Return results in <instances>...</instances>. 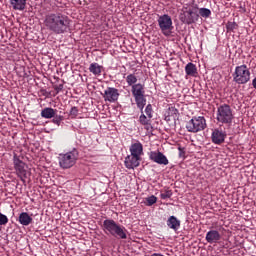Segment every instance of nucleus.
I'll return each mask as SVG.
<instances>
[{
    "mask_svg": "<svg viewBox=\"0 0 256 256\" xmlns=\"http://www.w3.org/2000/svg\"><path fill=\"white\" fill-rule=\"evenodd\" d=\"M44 26L51 33L61 35L67 33L69 27H71V20L69 16L60 12L49 13L45 16Z\"/></svg>",
    "mask_w": 256,
    "mask_h": 256,
    "instance_id": "f257e3e1",
    "label": "nucleus"
},
{
    "mask_svg": "<svg viewBox=\"0 0 256 256\" xmlns=\"http://www.w3.org/2000/svg\"><path fill=\"white\" fill-rule=\"evenodd\" d=\"M179 19L182 23L186 25H193L199 21V10L195 7H189V5H184L181 9Z\"/></svg>",
    "mask_w": 256,
    "mask_h": 256,
    "instance_id": "f03ea898",
    "label": "nucleus"
},
{
    "mask_svg": "<svg viewBox=\"0 0 256 256\" xmlns=\"http://www.w3.org/2000/svg\"><path fill=\"white\" fill-rule=\"evenodd\" d=\"M232 77L234 83L237 85H245L251 81V70L245 64L236 66Z\"/></svg>",
    "mask_w": 256,
    "mask_h": 256,
    "instance_id": "7ed1b4c3",
    "label": "nucleus"
},
{
    "mask_svg": "<svg viewBox=\"0 0 256 256\" xmlns=\"http://www.w3.org/2000/svg\"><path fill=\"white\" fill-rule=\"evenodd\" d=\"M233 109L229 104H222L218 106L216 112V121L222 125H231L233 123Z\"/></svg>",
    "mask_w": 256,
    "mask_h": 256,
    "instance_id": "20e7f679",
    "label": "nucleus"
},
{
    "mask_svg": "<svg viewBox=\"0 0 256 256\" xmlns=\"http://www.w3.org/2000/svg\"><path fill=\"white\" fill-rule=\"evenodd\" d=\"M131 93L135 99L137 108L140 109V111H143L147 105V98H145V84L137 83L133 85L131 87Z\"/></svg>",
    "mask_w": 256,
    "mask_h": 256,
    "instance_id": "39448f33",
    "label": "nucleus"
},
{
    "mask_svg": "<svg viewBox=\"0 0 256 256\" xmlns=\"http://www.w3.org/2000/svg\"><path fill=\"white\" fill-rule=\"evenodd\" d=\"M58 159L62 169H71L77 163V159H79V151L74 148L65 154H60Z\"/></svg>",
    "mask_w": 256,
    "mask_h": 256,
    "instance_id": "423d86ee",
    "label": "nucleus"
},
{
    "mask_svg": "<svg viewBox=\"0 0 256 256\" xmlns=\"http://www.w3.org/2000/svg\"><path fill=\"white\" fill-rule=\"evenodd\" d=\"M13 165H14V169L16 171V175L20 178L22 183L25 184L26 183L25 179H27V177H29L31 175V172H29V170H28L27 164H25V162H23V160L21 159V156H17V154H14Z\"/></svg>",
    "mask_w": 256,
    "mask_h": 256,
    "instance_id": "0eeeda50",
    "label": "nucleus"
},
{
    "mask_svg": "<svg viewBox=\"0 0 256 256\" xmlns=\"http://www.w3.org/2000/svg\"><path fill=\"white\" fill-rule=\"evenodd\" d=\"M157 23L164 37H171L173 33V19L169 14L158 15Z\"/></svg>",
    "mask_w": 256,
    "mask_h": 256,
    "instance_id": "6e6552de",
    "label": "nucleus"
},
{
    "mask_svg": "<svg viewBox=\"0 0 256 256\" xmlns=\"http://www.w3.org/2000/svg\"><path fill=\"white\" fill-rule=\"evenodd\" d=\"M206 127L207 120H205V117L203 116L193 117L186 123L188 133H199L200 131H204Z\"/></svg>",
    "mask_w": 256,
    "mask_h": 256,
    "instance_id": "1a4fd4ad",
    "label": "nucleus"
},
{
    "mask_svg": "<svg viewBox=\"0 0 256 256\" xmlns=\"http://www.w3.org/2000/svg\"><path fill=\"white\" fill-rule=\"evenodd\" d=\"M104 231H107L113 237H118V239H127V229L119 225H105Z\"/></svg>",
    "mask_w": 256,
    "mask_h": 256,
    "instance_id": "9d476101",
    "label": "nucleus"
},
{
    "mask_svg": "<svg viewBox=\"0 0 256 256\" xmlns=\"http://www.w3.org/2000/svg\"><path fill=\"white\" fill-rule=\"evenodd\" d=\"M226 137L227 132L219 128L214 129L211 134L212 143H214V145H222V143H225Z\"/></svg>",
    "mask_w": 256,
    "mask_h": 256,
    "instance_id": "9b49d317",
    "label": "nucleus"
},
{
    "mask_svg": "<svg viewBox=\"0 0 256 256\" xmlns=\"http://www.w3.org/2000/svg\"><path fill=\"white\" fill-rule=\"evenodd\" d=\"M149 159L158 165H169V159L160 151H151Z\"/></svg>",
    "mask_w": 256,
    "mask_h": 256,
    "instance_id": "f8f14e48",
    "label": "nucleus"
},
{
    "mask_svg": "<svg viewBox=\"0 0 256 256\" xmlns=\"http://www.w3.org/2000/svg\"><path fill=\"white\" fill-rule=\"evenodd\" d=\"M104 101H109V103H115L119 99V90L117 88L108 87L104 91Z\"/></svg>",
    "mask_w": 256,
    "mask_h": 256,
    "instance_id": "ddd939ff",
    "label": "nucleus"
},
{
    "mask_svg": "<svg viewBox=\"0 0 256 256\" xmlns=\"http://www.w3.org/2000/svg\"><path fill=\"white\" fill-rule=\"evenodd\" d=\"M124 164L126 169H135L141 164V157L130 154L125 158Z\"/></svg>",
    "mask_w": 256,
    "mask_h": 256,
    "instance_id": "4468645a",
    "label": "nucleus"
},
{
    "mask_svg": "<svg viewBox=\"0 0 256 256\" xmlns=\"http://www.w3.org/2000/svg\"><path fill=\"white\" fill-rule=\"evenodd\" d=\"M206 241L207 243H219L221 241V234L216 230H210L206 234Z\"/></svg>",
    "mask_w": 256,
    "mask_h": 256,
    "instance_id": "2eb2a0df",
    "label": "nucleus"
},
{
    "mask_svg": "<svg viewBox=\"0 0 256 256\" xmlns=\"http://www.w3.org/2000/svg\"><path fill=\"white\" fill-rule=\"evenodd\" d=\"M10 5L14 11H25L27 0H10Z\"/></svg>",
    "mask_w": 256,
    "mask_h": 256,
    "instance_id": "dca6fc26",
    "label": "nucleus"
},
{
    "mask_svg": "<svg viewBox=\"0 0 256 256\" xmlns=\"http://www.w3.org/2000/svg\"><path fill=\"white\" fill-rule=\"evenodd\" d=\"M130 153L136 157L143 155V144L141 142H136L130 146Z\"/></svg>",
    "mask_w": 256,
    "mask_h": 256,
    "instance_id": "f3484780",
    "label": "nucleus"
},
{
    "mask_svg": "<svg viewBox=\"0 0 256 256\" xmlns=\"http://www.w3.org/2000/svg\"><path fill=\"white\" fill-rule=\"evenodd\" d=\"M185 73L188 77H197L199 75L197 65L193 64V62L188 63L185 66Z\"/></svg>",
    "mask_w": 256,
    "mask_h": 256,
    "instance_id": "a211bd4d",
    "label": "nucleus"
},
{
    "mask_svg": "<svg viewBox=\"0 0 256 256\" xmlns=\"http://www.w3.org/2000/svg\"><path fill=\"white\" fill-rule=\"evenodd\" d=\"M18 222L20 225H31V223H33V218L31 215H29V213L22 212L19 214Z\"/></svg>",
    "mask_w": 256,
    "mask_h": 256,
    "instance_id": "6ab92c4d",
    "label": "nucleus"
},
{
    "mask_svg": "<svg viewBox=\"0 0 256 256\" xmlns=\"http://www.w3.org/2000/svg\"><path fill=\"white\" fill-rule=\"evenodd\" d=\"M55 115H57V109L51 107H46L41 111V117H43V119H53Z\"/></svg>",
    "mask_w": 256,
    "mask_h": 256,
    "instance_id": "aec40b11",
    "label": "nucleus"
},
{
    "mask_svg": "<svg viewBox=\"0 0 256 256\" xmlns=\"http://www.w3.org/2000/svg\"><path fill=\"white\" fill-rule=\"evenodd\" d=\"M90 73H93L95 77H101V73H103V66L99 65V63L94 62L89 66Z\"/></svg>",
    "mask_w": 256,
    "mask_h": 256,
    "instance_id": "412c9836",
    "label": "nucleus"
},
{
    "mask_svg": "<svg viewBox=\"0 0 256 256\" xmlns=\"http://www.w3.org/2000/svg\"><path fill=\"white\" fill-rule=\"evenodd\" d=\"M124 79H125L128 87H133V85H137L138 79H137V76L133 73L128 74L126 77L124 75Z\"/></svg>",
    "mask_w": 256,
    "mask_h": 256,
    "instance_id": "4be33fe9",
    "label": "nucleus"
},
{
    "mask_svg": "<svg viewBox=\"0 0 256 256\" xmlns=\"http://www.w3.org/2000/svg\"><path fill=\"white\" fill-rule=\"evenodd\" d=\"M141 115L139 117V123L142 124L145 129H149L147 127H149V125H151V118H149L148 116H146L145 114H143V110L141 111Z\"/></svg>",
    "mask_w": 256,
    "mask_h": 256,
    "instance_id": "5701e85b",
    "label": "nucleus"
},
{
    "mask_svg": "<svg viewBox=\"0 0 256 256\" xmlns=\"http://www.w3.org/2000/svg\"><path fill=\"white\" fill-rule=\"evenodd\" d=\"M173 197V191L169 188L160 191L161 199H171Z\"/></svg>",
    "mask_w": 256,
    "mask_h": 256,
    "instance_id": "b1692460",
    "label": "nucleus"
},
{
    "mask_svg": "<svg viewBox=\"0 0 256 256\" xmlns=\"http://www.w3.org/2000/svg\"><path fill=\"white\" fill-rule=\"evenodd\" d=\"M198 15L204 19H209V17H211V11L209 8H200L198 9Z\"/></svg>",
    "mask_w": 256,
    "mask_h": 256,
    "instance_id": "393cba45",
    "label": "nucleus"
},
{
    "mask_svg": "<svg viewBox=\"0 0 256 256\" xmlns=\"http://www.w3.org/2000/svg\"><path fill=\"white\" fill-rule=\"evenodd\" d=\"M166 113H167V117H173V119H177V117L179 115V110H177V108L171 106L168 108Z\"/></svg>",
    "mask_w": 256,
    "mask_h": 256,
    "instance_id": "a878e982",
    "label": "nucleus"
},
{
    "mask_svg": "<svg viewBox=\"0 0 256 256\" xmlns=\"http://www.w3.org/2000/svg\"><path fill=\"white\" fill-rule=\"evenodd\" d=\"M157 203V197L155 195H151L147 198H145L144 204L146 207H151Z\"/></svg>",
    "mask_w": 256,
    "mask_h": 256,
    "instance_id": "bb28decb",
    "label": "nucleus"
},
{
    "mask_svg": "<svg viewBox=\"0 0 256 256\" xmlns=\"http://www.w3.org/2000/svg\"><path fill=\"white\" fill-rule=\"evenodd\" d=\"M226 29H227L228 32L229 31H235V30L239 29V25L236 22L229 21L226 24Z\"/></svg>",
    "mask_w": 256,
    "mask_h": 256,
    "instance_id": "cd10ccee",
    "label": "nucleus"
},
{
    "mask_svg": "<svg viewBox=\"0 0 256 256\" xmlns=\"http://www.w3.org/2000/svg\"><path fill=\"white\" fill-rule=\"evenodd\" d=\"M145 114L147 115L148 119H153V105L148 104L146 106Z\"/></svg>",
    "mask_w": 256,
    "mask_h": 256,
    "instance_id": "c85d7f7f",
    "label": "nucleus"
},
{
    "mask_svg": "<svg viewBox=\"0 0 256 256\" xmlns=\"http://www.w3.org/2000/svg\"><path fill=\"white\" fill-rule=\"evenodd\" d=\"M167 225H181V221L177 217L171 216L167 221Z\"/></svg>",
    "mask_w": 256,
    "mask_h": 256,
    "instance_id": "c756f323",
    "label": "nucleus"
},
{
    "mask_svg": "<svg viewBox=\"0 0 256 256\" xmlns=\"http://www.w3.org/2000/svg\"><path fill=\"white\" fill-rule=\"evenodd\" d=\"M64 117L62 115H57L55 114V116L52 119V123H54V125H61V121H63Z\"/></svg>",
    "mask_w": 256,
    "mask_h": 256,
    "instance_id": "7c9ffc66",
    "label": "nucleus"
},
{
    "mask_svg": "<svg viewBox=\"0 0 256 256\" xmlns=\"http://www.w3.org/2000/svg\"><path fill=\"white\" fill-rule=\"evenodd\" d=\"M9 223V218L0 212V225H7Z\"/></svg>",
    "mask_w": 256,
    "mask_h": 256,
    "instance_id": "2f4dec72",
    "label": "nucleus"
},
{
    "mask_svg": "<svg viewBox=\"0 0 256 256\" xmlns=\"http://www.w3.org/2000/svg\"><path fill=\"white\" fill-rule=\"evenodd\" d=\"M63 84H59V85H54V90L56 91V95H59L60 91H63Z\"/></svg>",
    "mask_w": 256,
    "mask_h": 256,
    "instance_id": "473e14b6",
    "label": "nucleus"
},
{
    "mask_svg": "<svg viewBox=\"0 0 256 256\" xmlns=\"http://www.w3.org/2000/svg\"><path fill=\"white\" fill-rule=\"evenodd\" d=\"M170 229H173V231H175V233H181L180 225H170Z\"/></svg>",
    "mask_w": 256,
    "mask_h": 256,
    "instance_id": "72a5a7b5",
    "label": "nucleus"
},
{
    "mask_svg": "<svg viewBox=\"0 0 256 256\" xmlns=\"http://www.w3.org/2000/svg\"><path fill=\"white\" fill-rule=\"evenodd\" d=\"M79 114V109H77V107H72L70 110V115H73L74 117H77V115Z\"/></svg>",
    "mask_w": 256,
    "mask_h": 256,
    "instance_id": "f704fd0d",
    "label": "nucleus"
},
{
    "mask_svg": "<svg viewBox=\"0 0 256 256\" xmlns=\"http://www.w3.org/2000/svg\"><path fill=\"white\" fill-rule=\"evenodd\" d=\"M191 1L195 3V0H179V3H181V5H189Z\"/></svg>",
    "mask_w": 256,
    "mask_h": 256,
    "instance_id": "c9c22d12",
    "label": "nucleus"
},
{
    "mask_svg": "<svg viewBox=\"0 0 256 256\" xmlns=\"http://www.w3.org/2000/svg\"><path fill=\"white\" fill-rule=\"evenodd\" d=\"M103 225H115V221H113V220H105Z\"/></svg>",
    "mask_w": 256,
    "mask_h": 256,
    "instance_id": "e433bc0d",
    "label": "nucleus"
},
{
    "mask_svg": "<svg viewBox=\"0 0 256 256\" xmlns=\"http://www.w3.org/2000/svg\"><path fill=\"white\" fill-rule=\"evenodd\" d=\"M179 151H180L179 156L185 157V150H183V148H179Z\"/></svg>",
    "mask_w": 256,
    "mask_h": 256,
    "instance_id": "4c0bfd02",
    "label": "nucleus"
},
{
    "mask_svg": "<svg viewBox=\"0 0 256 256\" xmlns=\"http://www.w3.org/2000/svg\"><path fill=\"white\" fill-rule=\"evenodd\" d=\"M252 87L256 89V77L252 80Z\"/></svg>",
    "mask_w": 256,
    "mask_h": 256,
    "instance_id": "58836bf2",
    "label": "nucleus"
},
{
    "mask_svg": "<svg viewBox=\"0 0 256 256\" xmlns=\"http://www.w3.org/2000/svg\"><path fill=\"white\" fill-rule=\"evenodd\" d=\"M151 256H164V255L161 253H153Z\"/></svg>",
    "mask_w": 256,
    "mask_h": 256,
    "instance_id": "ea45409f",
    "label": "nucleus"
},
{
    "mask_svg": "<svg viewBox=\"0 0 256 256\" xmlns=\"http://www.w3.org/2000/svg\"><path fill=\"white\" fill-rule=\"evenodd\" d=\"M226 235H227V237H229V235H231V231L228 230V231L226 232Z\"/></svg>",
    "mask_w": 256,
    "mask_h": 256,
    "instance_id": "a19ab883",
    "label": "nucleus"
}]
</instances>
